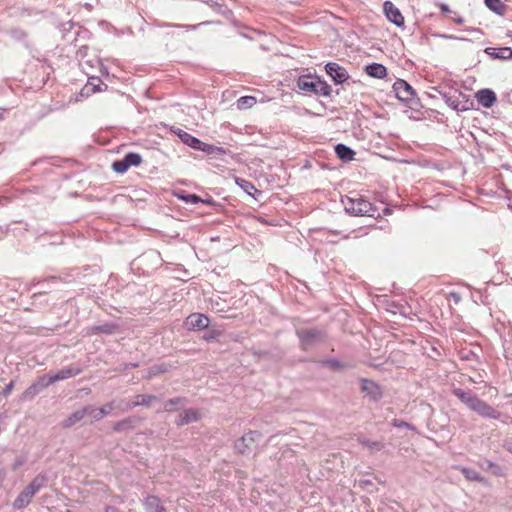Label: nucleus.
<instances>
[{"mask_svg":"<svg viewBox=\"0 0 512 512\" xmlns=\"http://www.w3.org/2000/svg\"><path fill=\"white\" fill-rule=\"evenodd\" d=\"M453 394L464 403L469 409L476 412L483 418L488 419H499L500 412L494 409L485 401L478 398L475 394L470 391H464L462 389H454Z\"/></svg>","mask_w":512,"mask_h":512,"instance_id":"nucleus-1","label":"nucleus"},{"mask_svg":"<svg viewBox=\"0 0 512 512\" xmlns=\"http://www.w3.org/2000/svg\"><path fill=\"white\" fill-rule=\"evenodd\" d=\"M342 203L346 212L354 216L376 218L380 215L378 209L360 195H356V197H346L342 199Z\"/></svg>","mask_w":512,"mask_h":512,"instance_id":"nucleus-2","label":"nucleus"},{"mask_svg":"<svg viewBox=\"0 0 512 512\" xmlns=\"http://www.w3.org/2000/svg\"><path fill=\"white\" fill-rule=\"evenodd\" d=\"M297 87L299 90L304 92L314 93L316 95L328 96L331 93V87L320 78L303 75L297 80Z\"/></svg>","mask_w":512,"mask_h":512,"instance_id":"nucleus-3","label":"nucleus"},{"mask_svg":"<svg viewBox=\"0 0 512 512\" xmlns=\"http://www.w3.org/2000/svg\"><path fill=\"white\" fill-rule=\"evenodd\" d=\"M296 333L302 348L305 350L323 338V334L317 329H298Z\"/></svg>","mask_w":512,"mask_h":512,"instance_id":"nucleus-4","label":"nucleus"},{"mask_svg":"<svg viewBox=\"0 0 512 512\" xmlns=\"http://www.w3.org/2000/svg\"><path fill=\"white\" fill-rule=\"evenodd\" d=\"M393 89L396 97L403 102H409L414 97L413 88L402 79H399L394 83Z\"/></svg>","mask_w":512,"mask_h":512,"instance_id":"nucleus-5","label":"nucleus"},{"mask_svg":"<svg viewBox=\"0 0 512 512\" xmlns=\"http://www.w3.org/2000/svg\"><path fill=\"white\" fill-rule=\"evenodd\" d=\"M325 70L337 84L344 83L349 77L347 70L334 62L327 63Z\"/></svg>","mask_w":512,"mask_h":512,"instance_id":"nucleus-6","label":"nucleus"},{"mask_svg":"<svg viewBox=\"0 0 512 512\" xmlns=\"http://www.w3.org/2000/svg\"><path fill=\"white\" fill-rule=\"evenodd\" d=\"M209 324V318L199 313L191 314L189 317H187L185 322V325L189 330H203L206 329Z\"/></svg>","mask_w":512,"mask_h":512,"instance_id":"nucleus-7","label":"nucleus"},{"mask_svg":"<svg viewBox=\"0 0 512 512\" xmlns=\"http://www.w3.org/2000/svg\"><path fill=\"white\" fill-rule=\"evenodd\" d=\"M259 437L260 434L255 431L246 433L235 443L236 450L241 454L246 453Z\"/></svg>","mask_w":512,"mask_h":512,"instance_id":"nucleus-8","label":"nucleus"},{"mask_svg":"<svg viewBox=\"0 0 512 512\" xmlns=\"http://www.w3.org/2000/svg\"><path fill=\"white\" fill-rule=\"evenodd\" d=\"M383 9L386 17L390 22L399 27L404 24V17L402 16L400 10L392 2H384Z\"/></svg>","mask_w":512,"mask_h":512,"instance_id":"nucleus-9","label":"nucleus"},{"mask_svg":"<svg viewBox=\"0 0 512 512\" xmlns=\"http://www.w3.org/2000/svg\"><path fill=\"white\" fill-rule=\"evenodd\" d=\"M49 386L46 376L38 378L33 384H31L22 394L23 400H31L43 389Z\"/></svg>","mask_w":512,"mask_h":512,"instance_id":"nucleus-10","label":"nucleus"},{"mask_svg":"<svg viewBox=\"0 0 512 512\" xmlns=\"http://www.w3.org/2000/svg\"><path fill=\"white\" fill-rule=\"evenodd\" d=\"M80 373H81L80 369L75 368L73 366H68V367H65V368L59 370L55 374H50V375L46 376V378H47V382L50 385V384H53V383H55L57 381L65 380V379H68L70 377L76 376V375H78Z\"/></svg>","mask_w":512,"mask_h":512,"instance_id":"nucleus-11","label":"nucleus"},{"mask_svg":"<svg viewBox=\"0 0 512 512\" xmlns=\"http://www.w3.org/2000/svg\"><path fill=\"white\" fill-rule=\"evenodd\" d=\"M145 512H168L161 500L154 495H149L143 500Z\"/></svg>","mask_w":512,"mask_h":512,"instance_id":"nucleus-12","label":"nucleus"},{"mask_svg":"<svg viewBox=\"0 0 512 512\" xmlns=\"http://www.w3.org/2000/svg\"><path fill=\"white\" fill-rule=\"evenodd\" d=\"M476 98L479 104L485 108H490L496 102V94L490 89H482L477 92Z\"/></svg>","mask_w":512,"mask_h":512,"instance_id":"nucleus-13","label":"nucleus"},{"mask_svg":"<svg viewBox=\"0 0 512 512\" xmlns=\"http://www.w3.org/2000/svg\"><path fill=\"white\" fill-rule=\"evenodd\" d=\"M139 420L140 419L138 417H135V416L125 418L123 420H120V421L116 422L113 425V430L115 432L129 431V430H131V429L136 427V425L139 423Z\"/></svg>","mask_w":512,"mask_h":512,"instance_id":"nucleus-14","label":"nucleus"},{"mask_svg":"<svg viewBox=\"0 0 512 512\" xmlns=\"http://www.w3.org/2000/svg\"><path fill=\"white\" fill-rule=\"evenodd\" d=\"M178 135H179L180 139L182 140V142L185 143L186 145H188L196 150L205 151V147L207 145L204 144L203 142H201L198 138H196L184 131H180Z\"/></svg>","mask_w":512,"mask_h":512,"instance_id":"nucleus-15","label":"nucleus"},{"mask_svg":"<svg viewBox=\"0 0 512 512\" xmlns=\"http://www.w3.org/2000/svg\"><path fill=\"white\" fill-rule=\"evenodd\" d=\"M200 419V413L195 409H187L182 414L179 415L177 420V425L183 426L193 422H196Z\"/></svg>","mask_w":512,"mask_h":512,"instance_id":"nucleus-16","label":"nucleus"},{"mask_svg":"<svg viewBox=\"0 0 512 512\" xmlns=\"http://www.w3.org/2000/svg\"><path fill=\"white\" fill-rule=\"evenodd\" d=\"M362 390L366 392L374 400H377L381 397V391L379 386L371 380H362Z\"/></svg>","mask_w":512,"mask_h":512,"instance_id":"nucleus-17","label":"nucleus"},{"mask_svg":"<svg viewBox=\"0 0 512 512\" xmlns=\"http://www.w3.org/2000/svg\"><path fill=\"white\" fill-rule=\"evenodd\" d=\"M366 73L374 78L382 79L387 75V69L380 63H372L365 67Z\"/></svg>","mask_w":512,"mask_h":512,"instance_id":"nucleus-18","label":"nucleus"},{"mask_svg":"<svg viewBox=\"0 0 512 512\" xmlns=\"http://www.w3.org/2000/svg\"><path fill=\"white\" fill-rule=\"evenodd\" d=\"M335 153L342 161L348 162L354 159L355 152L344 144H337L335 146Z\"/></svg>","mask_w":512,"mask_h":512,"instance_id":"nucleus-19","label":"nucleus"},{"mask_svg":"<svg viewBox=\"0 0 512 512\" xmlns=\"http://www.w3.org/2000/svg\"><path fill=\"white\" fill-rule=\"evenodd\" d=\"M86 417L85 415V409L84 407L73 412L71 415H69L63 422L62 426L65 428H70L74 426L79 421L83 420Z\"/></svg>","mask_w":512,"mask_h":512,"instance_id":"nucleus-20","label":"nucleus"},{"mask_svg":"<svg viewBox=\"0 0 512 512\" xmlns=\"http://www.w3.org/2000/svg\"><path fill=\"white\" fill-rule=\"evenodd\" d=\"M116 330H117V325L116 324H114V323H104V324H101V325H96V326L91 327L89 329V333H91V334L102 333V334L110 335V334H113Z\"/></svg>","mask_w":512,"mask_h":512,"instance_id":"nucleus-21","label":"nucleus"},{"mask_svg":"<svg viewBox=\"0 0 512 512\" xmlns=\"http://www.w3.org/2000/svg\"><path fill=\"white\" fill-rule=\"evenodd\" d=\"M486 52L488 54L494 56L495 58H499V59H503V60H508V59L512 58V49L509 47H502L499 49L487 48Z\"/></svg>","mask_w":512,"mask_h":512,"instance_id":"nucleus-22","label":"nucleus"},{"mask_svg":"<svg viewBox=\"0 0 512 512\" xmlns=\"http://www.w3.org/2000/svg\"><path fill=\"white\" fill-rule=\"evenodd\" d=\"M479 466L484 471H491L492 474L495 476H503L504 475L503 469L499 465L493 463L492 461H490L488 459L481 461L479 463Z\"/></svg>","mask_w":512,"mask_h":512,"instance_id":"nucleus-23","label":"nucleus"},{"mask_svg":"<svg viewBox=\"0 0 512 512\" xmlns=\"http://www.w3.org/2000/svg\"><path fill=\"white\" fill-rule=\"evenodd\" d=\"M187 404L186 398L177 397L168 400L164 404V409L168 412L177 411L180 408L184 407Z\"/></svg>","mask_w":512,"mask_h":512,"instance_id":"nucleus-24","label":"nucleus"},{"mask_svg":"<svg viewBox=\"0 0 512 512\" xmlns=\"http://www.w3.org/2000/svg\"><path fill=\"white\" fill-rule=\"evenodd\" d=\"M157 397L149 394H140L135 396L132 401L133 408L138 406H149L153 401H156Z\"/></svg>","mask_w":512,"mask_h":512,"instance_id":"nucleus-25","label":"nucleus"},{"mask_svg":"<svg viewBox=\"0 0 512 512\" xmlns=\"http://www.w3.org/2000/svg\"><path fill=\"white\" fill-rule=\"evenodd\" d=\"M458 469L461 471V473L467 480L475 482H484V477L481 476V474L478 473L477 471L467 467H458Z\"/></svg>","mask_w":512,"mask_h":512,"instance_id":"nucleus-26","label":"nucleus"},{"mask_svg":"<svg viewBox=\"0 0 512 512\" xmlns=\"http://www.w3.org/2000/svg\"><path fill=\"white\" fill-rule=\"evenodd\" d=\"M32 499H30L24 491H22L13 502V507L16 510L25 508Z\"/></svg>","mask_w":512,"mask_h":512,"instance_id":"nucleus-27","label":"nucleus"},{"mask_svg":"<svg viewBox=\"0 0 512 512\" xmlns=\"http://www.w3.org/2000/svg\"><path fill=\"white\" fill-rule=\"evenodd\" d=\"M256 104V98L253 96H243L237 100V107L240 110L251 108Z\"/></svg>","mask_w":512,"mask_h":512,"instance_id":"nucleus-28","label":"nucleus"},{"mask_svg":"<svg viewBox=\"0 0 512 512\" xmlns=\"http://www.w3.org/2000/svg\"><path fill=\"white\" fill-rule=\"evenodd\" d=\"M236 183L239 187H241L247 194L253 195L254 192L258 193L259 191L256 187L249 181L241 178H236Z\"/></svg>","mask_w":512,"mask_h":512,"instance_id":"nucleus-29","label":"nucleus"},{"mask_svg":"<svg viewBox=\"0 0 512 512\" xmlns=\"http://www.w3.org/2000/svg\"><path fill=\"white\" fill-rule=\"evenodd\" d=\"M133 409L132 401L128 399L115 400V410L119 412H127Z\"/></svg>","mask_w":512,"mask_h":512,"instance_id":"nucleus-30","label":"nucleus"},{"mask_svg":"<svg viewBox=\"0 0 512 512\" xmlns=\"http://www.w3.org/2000/svg\"><path fill=\"white\" fill-rule=\"evenodd\" d=\"M124 159L127 162L128 167L138 166L142 162V158L138 153L130 152L125 155Z\"/></svg>","mask_w":512,"mask_h":512,"instance_id":"nucleus-31","label":"nucleus"},{"mask_svg":"<svg viewBox=\"0 0 512 512\" xmlns=\"http://www.w3.org/2000/svg\"><path fill=\"white\" fill-rule=\"evenodd\" d=\"M485 4L490 10L498 14H502L504 4L501 2V0H485Z\"/></svg>","mask_w":512,"mask_h":512,"instance_id":"nucleus-32","label":"nucleus"},{"mask_svg":"<svg viewBox=\"0 0 512 512\" xmlns=\"http://www.w3.org/2000/svg\"><path fill=\"white\" fill-rule=\"evenodd\" d=\"M115 410V400H112L99 408L98 414H101V418L108 416Z\"/></svg>","mask_w":512,"mask_h":512,"instance_id":"nucleus-33","label":"nucleus"},{"mask_svg":"<svg viewBox=\"0 0 512 512\" xmlns=\"http://www.w3.org/2000/svg\"><path fill=\"white\" fill-rule=\"evenodd\" d=\"M84 409H85V415L90 416L92 418V421H100L102 419L101 414L100 415L98 414L99 408H96L92 405H87V406H84Z\"/></svg>","mask_w":512,"mask_h":512,"instance_id":"nucleus-34","label":"nucleus"},{"mask_svg":"<svg viewBox=\"0 0 512 512\" xmlns=\"http://www.w3.org/2000/svg\"><path fill=\"white\" fill-rule=\"evenodd\" d=\"M362 445L368 447L372 451H380L383 449L384 445L378 441H370V440H361Z\"/></svg>","mask_w":512,"mask_h":512,"instance_id":"nucleus-35","label":"nucleus"},{"mask_svg":"<svg viewBox=\"0 0 512 512\" xmlns=\"http://www.w3.org/2000/svg\"><path fill=\"white\" fill-rule=\"evenodd\" d=\"M112 168L116 173H124L129 169L127 162L124 158L122 160L115 161L112 164Z\"/></svg>","mask_w":512,"mask_h":512,"instance_id":"nucleus-36","label":"nucleus"},{"mask_svg":"<svg viewBox=\"0 0 512 512\" xmlns=\"http://www.w3.org/2000/svg\"><path fill=\"white\" fill-rule=\"evenodd\" d=\"M46 481V478L42 475L36 476L30 483V486L34 489V491H39Z\"/></svg>","mask_w":512,"mask_h":512,"instance_id":"nucleus-37","label":"nucleus"},{"mask_svg":"<svg viewBox=\"0 0 512 512\" xmlns=\"http://www.w3.org/2000/svg\"><path fill=\"white\" fill-rule=\"evenodd\" d=\"M166 368L163 366V365H157V366H153L150 368L149 372H148V378H152L153 376H156L160 373H164L166 372Z\"/></svg>","mask_w":512,"mask_h":512,"instance_id":"nucleus-38","label":"nucleus"},{"mask_svg":"<svg viewBox=\"0 0 512 512\" xmlns=\"http://www.w3.org/2000/svg\"><path fill=\"white\" fill-rule=\"evenodd\" d=\"M182 199L185 202L191 203V204H196V203L202 202L201 198L195 194H189L187 196H183Z\"/></svg>","mask_w":512,"mask_h":512,"instance_id":"nucleus-39","label":"nucleus"},{"mask_svg":"<svg viewBox=\"0 0 512 512\" xmlns=\"http://www.w3.org/2000/svg\"><path fill=\"white\" fill-rule=\"evenodd\" d=\"M13 388H14V381H11V382H10V383H9V384L4 388V390H3V392H2V395H3L4 397H7V396L12 392Z\"/></svg>","mask_w":512,"mask_h":512,"instance_id":"nucleus-40","label":"nucleus"},{"mask_svg":"<svg viewBox=\"0 0 512 512\" xmlns=\"http://www.w3.org/2000/svg\"><path fill=\"white\" fill-rule=\"evenodd\" d=\"M23 491L30 499H32L34 495L37 493V491H34L30 484Z\"/></svg>","mask_w":512,"mask_h":512,"instance_id":"nucleus-41","label":"nucleus"},{"mask_svg":"<svg viewBox=\"0 0 512 512\" xmlns=\"http://www.w3.org/2000/svg\"><path fill=\"white\" fill-rule=\"evenodd\" d=\"M24 462H25V458H23V457L16 458L15 463L13 464V469L14 470L18 469Z\"/></svg>","mask_w":512,"mask_h":512,"instance_id":"nucleus-42","label":"nucleus"},{"mask_svg":"<svg viewBox=\"0 0 512 512\" xmlns=\"http://www.w3.org/2000/svg\"><path fill=\"white\" fill-rule=\"evenodd\" d=\"M84 90H86V94L88 95L90 92H96V91H100L101 89L96 86V85H93L92 88H90L88 85L85 86Z\"/></svg>","mask_w":512,"mask_h":512,"instance_id":"nucleus-43","label":"nucleus"},{"mask_svg":"<svg viewBox=\"0 0 512 512\" xmlns=\"http://www.w3.org/2000/svg\"><path fill=\"white\" fill-rule=\"evenodd\" d=\"M440 10H441V12H443V13H448V12H450L449 6H448V5H446V4H441V5H440Z\"/></svg>","mask_w":512,"mask_h":512,"instance_id":"nucleus-44","label":"nucleus"},{"mask_svg":"<svg viewBox=\"0 0 512 512\" xmlns=\"http://www.w3.org/2000/svg\"><path fill=\"white\" fill-rule=\"evenodd\" d=\"M505 448L507 451H509L510 453H512V442H507L505 444Z\"/></svg>","mask_w":512,"mask_h":512,"instance_id":"nucleus-45","label":"nucleus"},{"mask_svg":"<svg viewBox=\"0 0 512 512\" xmlns=\"http://www.w3.org/2000/svg\"><path fill=\"white\" fill-rule=\"evenodd\" d=\"M454 22L458 25L462 24L464 22L463 18L461 17H457V18H454Z\"/></svg>","mask_w":512,"mask_h":512,"instance_id":"nucleus-46","label":"nucleus"},{"mask_svg":"<svg viewBox=\"0 0 512 512\" xmlns=\"http://www.w3.org/2000/svg\"><path fill=\"white\" fill-rule=\"evenodd\" d=\"M4 477H5V473L2 469H0V485L2 484Z\"/></svg>","mask_w":512,"mask_h":512,"instance_id":"nucleus-47","label":"nucleus"},{"mask_svg":"<svg viewBox=\"0 0 512 512\" xmlns=\"http://www.w3.org/2000/svg\"><path fill=\"white\" fill-rule=\"evenodd\" d=\"M397 426H398V427H403V426H408V424H407V423H405V422H402L401 424H399V425H397Z\"/></svg>","mask_w":512,"mask_h":512,"instance_id":"nucleus-48","label":"nucleus"},{"mask_svg":"<svg viewBox=\"0 0 512 512\" xmlns=\"http://www.w3.org/2000/svg\"><path fill=\"white\" fill-rule=\"evenodd\" d=\"M450 105H451V106H453L455 109L457 108V106H456V104H455V102H454V101H453V102H451V103H450Z\"/></svg>","mask_w":512,"mask_h":512,"instance_id":"nucleus-49","label":"nucleus"},{"mask_svg":"<svg viewBox=\"0 0 512 512\" xmlns=\"http://www.w3.org/2000/svg\"><path fill=\"white\" fill-rule=\"evenodd\" d=\"M67 512H69V511H67Z\"/></svg>","mask_w":512,"mask_h":512,"instance_id":"nucleus-50","label":"nucleus"}]
</instances>
